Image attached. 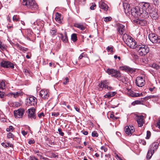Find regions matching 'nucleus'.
Listing matches in <instances>:
<instances>
[{"label":"nucleus","instance_id":"f257e3e1","mask_svg":"<svg viewBox=\"0 0 160 160\" xmlns=\"http://www.w3.org/2000/svg\"><path fill=\"white\" fill-rule=\"evenodd\" d=\"M149 3L148 2H144L142 5V8L136 6L132 8L131 9L130 8L129 5L127 4L126 8L125 5H123L125 12L126 13L131 11L132 15L134 17H136L137 15L140 16L144 18H147L149 17Z\"/></svg>","mask_w":160,"mask_h":160},{"label":"nucleus","instance_id":"f03ea898","mask_svg":"<svg viewBox=\"0 0 160 160\" xmlns=\"http://www.w3.org/2000/svg\"><path fill=\"white\" fill-rule=\"evenodd\" d=\"M107 72L109 75H112V77L117 78L120 81L123 82L125 81L124 77L118 71L115 70L113 68H108L107 69Z\"/></svg>","mask_w":160,"mask_h":160},{"label":"nucleus","instance_id":"7ed1b4c3","mask_svg":"<svg viewBox=\"0 0 160 160\" xmlns=\"http://www.w3.org/2000/svg\"><path fill=\"white\" fill-rule=\"evenodd\" d=\"M22 4L30 9H35L37 8V5L33 0H23Z\"/></svg>","mask_w":160,"mask_h":160},{"label":"nucleus","instance_id":"20e7f679","mask_svg":"<svg viewBox=\"0 0 160 160\" xmlns=\"http://www.w3.org/2000/svg\"><path fill=\"white\" fill-rule=\"evenodd\" d=\"M138 52L140 56H143L146 55L149 51V49L147 45L144 44L139 45Z\"/></svg>","mask_w":160,"mask_h":160},{"label":"nucleus","instance_id":"39448f33","mask_svg":"<svg viewBox=\"0 0 160 160\" xmlns=\"http://www.w3.org/2000/svg\"><path fill=\"white\" fill-rule=\"evenodd\" d=\"M148 38L150 41L153 43H158L160 42V38L154 33L149 34Z\"/></svg>","mask_w":160,"mask_h":160},{"label":"nucleus","instance_id":"423d86ee","mask_svg":"<svg viewBox=\"0 0 160 160\" xmlns=\"http://www.w3.org/2000/svg\"><path fill=\"white\" fill-rule=\"evenodd\" d=\"M109 82L107 80H103L101 81L98 85L99 88H104L105 89H107L108 90H111L113 89L112 87L109 86Z\"/></svg>","mask_w":160,"mask_h":160},{"label":"nucleus","instance_id":"0eeeda50","mask_svg":"<svg viewBox=\"0 0 160 160\" xmlns=\"http://www.w3.org/2000/svg\"><path fill=\"white\" fill-rule=\"evenodd\" d=\"M149 15L153 19H156L158 18V14L157 12L154 8H152L149 5Z\"/></svg>","mask_w":160,"mask_h":160},{"label":"nucleus","instance_id":"6e6552de","mask_svg":"<svg viewBox=\"0 0 160 160\" xmlns=\"http://www.w3.org/2000/svg\"><path fill=\"white\" fill-rule=\"evenodd\" d=\"M135 83L137 86L142 87L145 84V79L142 77H138L136 79Z\"/></svg>","mask_w":160,"mask_h":160},{"label":"nucleus","instance_id":"1a4fd4ad","mask_svg":"<svg viewBox=\"0 0 160 160\" xmlns=\"http://www.w3.org/2000/svg\"><path fill=\"white\" fill-rule=\"evenodd\" d=\"M25 110L22 108H20L17 110L14 111V116L15 117L20 118L22 117L23 115Z\"/></svg>","mask_w":160,"mask_h":160},{"label":"nucleus","instance_id":"9d476101","mask_svg":"<svg viewBox=\"0 0 160 160\" xmlns=\"http://www.w3.org/2000/svg\"><path fill=\"white\" fill-rule=\"evenodd\" d=\"M1 65L2 67L6 68H14V65L13 63L9 61H3L1 62Z\"/></svg>","mask_w":160,"mask_h":160},{"label":"nucleus","instance_id":"9b49d317","mask_svg":"<svg viewBox=\"0 0 160 160\" xmlns=\"http://www.w3.org/2000/svg\"><path fill=\"white\" fill-rule=\"evenodd\" d=\"M126 44L132 49L135 48L138 46L136 42L132 38L128 41Z\"/></svg>","mask_w":160,"mask_h":160},{"label":"nucleus","instance_id":"f8f14e48","mask_svg":"<svg viewBox=\"0 0 160 160\" xmlns=\"http://www.w3.org/2000/svg\"><path fill=\"white\" fill-rule=\"evenodd\" d=\"M36 98L33 96L28 97L27 99V102L29 105H28L35 106L36 104Z\"/></svg>","mask_w":160,"mask_h":160},{"label":"nucleus","instance_id":"ddd939ff","mask_svg":"<svg viewBox=\"0 0 160 160\" xmlns=\"http://www.w3.org/2000/svg\"><path fill=\"white\" fill-rule=\"evenodd\" d=\"M40 95L43 99L45 100L47 99L49 97L48 92L47 90H41L40 92Z\"/></svg>","mask_w":160,"mask_h":160},{"label":"nucleus","instance_id":"4468645a","mask_svg":"<svg viewBox=\"0 0 160 160\" xmlns=\"http://www.w3.org/2000/svg\"><path fill=\"white\" fill-rule=\"evenodd\" d=\"M35 109L33 108H31L28 110V117L29 118H31L32 119H34L36 118V115L35 113Z\"/></svg>","mask_w":160,"mask_h":160},{"label":"nucleus","instance_id":"2eb2a0df","mask_svg":"<svg viewBox=\"0 0 160 160\" xmlns=\"http://www.w3.org/2000/svg\"><path fill=\"white\" fill-rule=\"evenodd\" d=\"M134 23L140 24L142 26H144L147 24V21L145 19H136L133 20Z\"/></svg>","mask_w":160,"mask_h":160},{"label":"nucleus","instance_id":"dca6fc26","mask_svg":"<svg viewBox=\"0 0 160 160\" xmlns=\"http://www.w3.org/2000/svg\"><path fill=\"white\" fill-rule=\"evenodd\" d=\"M158 143L157 142H154L150 145L148 150L149 152H153L154 153L155 151H156L158 148Z\"/></svg>","mask_w":160,"mask_h":160},{"label":"nucleus","instance_id":"f3484780","mask_svg":"<svg viewBox=\"0 0 160 160\" xmlns=\"http://www.w3.org/2000/svg\"><path fill=\"white\" fill-rule=\"evenodd\" d=\"M117 30L119 33L123 34L125 31V27L122 24L118 23L117 24Z\"/></svg>","mask_w":160,"mask_h":160},{"label":"nucleus","instance_id":"a211bd4d","mask_svg":"<svg viewBox=\"0 0 160 160\" xmlns=\"http://www.w3.org/2000/svg\"><path fill=\"white\" fill-rule=\"evenodd\" d=\"M125 132L127 134L129 135L134 132L135 130L133 126H126Z\"/></svg>","mask_w":160,"mask_h":160},{"label":"nucleus","instance_id":"6ab92c4d","mask_svg":"<svg viewBox=\"0 0 160 160\" xmlns=\"http://www.w3.org/2000/svg\"><path fill=\"white\" fill-rule=\"evenodd\" d=\"M144 117L142 116H138L137 118V121L139 127H142L144 123Z\"/></svg>","mask_w":160,"mask_h":160},{"label":"nucleus","instance_id":"aec40b11","mask_svg":"<svg viewBox=\"0 0 160 160\" xmlns=\"http://www.w3.org/2000/svg\"><path fill=\"white\" fill-rule=\"evenodd\" d=\"M99 7L100 8L105 11H107L108 8L107 5L102 1H101L99 2Z\"/></svg>","mask_w":160,"mask_h":160},{"label":"nucleus","instance_id":"412c9836","mask_svg":"<svg viewBox=\"0 0 160 160\" xmlns=\"http://www.w3.org/2000/svg\"><path fill=\"white\" fill-rule=\"evenodd\" d=\"M5 86V82L3 81L0 82V89L3 90ZM4 92L0 91V98H2L4 95Z\"/></svg>","mask_w":160,"mask_h":160},{"label":"nucleus","instance_id":"4be33fe9","mask_svg":"<svg viewBox=\"0 0 160 160\" xmlns=\"http://www.w3.org/2000/svg\"><path fill=\"white\" fill-rule=\"evenodd\" d=\"M21 95V93L20 92H17L15 93L10 92L8 94V95L9 96L12 97H13L14 98H16L20 96Z\"/></svg>","mask_w":160,"mask_h":160},{"label":"nucleus","instance_id":"5701e85b","mask_svg":"<svg viewBox=\"0 0 160 160\" xmlns=\"http://www.w3.org/2000/svg\"><path fill=\"white\" fill-rule=\"evenodd\" d=\"M132 38L131 36L128 35L125 33H124L123 34L122 37L123 40L126 44L128 42V41L129 40V39H130Z\"/></svg>","mask_w":160,"mask_h":160},{"label":"nucleus","instance_id":"b1692460","mask_svg":"<svg viewBox=\"0 0 160 160\" xmlns=\"http://www.w3.org/2000/svg\"><path fill=\"white\" fill-rule=\"evenodd\" d=\"M61 39L64 42H67L68 41V37L66 32L64 33V35L60 34Z\"/></svg>","mask_w":160,"mask_h":160},{"label":"nucleus","instance_id":"393cba45","mask_svg":"<svg viewBox=\"0 0 160 160\" xmlns=\"http://www.w3.org/2000/svg\"><path fill=\"white\" fill-rule=\"evenodd\" d=\"M74 26L82 31L85 30L86 28L85 27H84L82 24L79 23H75Z\"/></svg>","mask_w":160,"mask_h":160},{"label":"nucleus","instance_id":"a878e982","mask_svg":"<svg viewBox=\"0 0 160 160\" xmlns=\"http://www.w3.org/2000/svg\"><path fill=\"white\" fill-rule=\"evenodd\" d=\"M141 101L136 100L134 101L133 102H132V104L133 105H135L136 104H142V102L144 101L143 99Z\"/></svg>","mask_w":160,"mask_h":160},{"label":"nucleus","instance_id":"bb28decb","mask_svg":"<svg viewBox=\"0 0 160 160\" xmlns=\"http://www.w3.org/2000/svg\"><path fill=\"white\" fill-rule=\"evenodd\" d=\"M137 95H138V93L134 92L133 91H130L128 93V95L132 97H137Z\"/></svg>","mask_w":160,"mask_h":160},{"label":"nucleus","instance_id":"cd10ccee","mask_svg":"<svg viewBox=\"0 0 160 160\" xmlns=\"http://www.w3.org/2000/svg\"><path fill=\"white\" fill-rule=\"evenodd\" d=\"M57 30L55 27L52 28L51 30V34L52 36H55L56 34Z\"/></svg>","mask_w":160,"mask_h":160},{"label":"nucleus","instance_id":"c85d7f7f","mask_svg":"<svg viewBox=\"0 0 160 160\" xmlns=\"http://www.w3.org/2000/svg\"><path fill=\"white\" fill-rule=\"evenodd\" d=\"M156 97V96L154 95H150L149 96L146 97H144V98H142L141 99H143V101H146L149 99L152 98H154Z\"/></svg>","mask_w":160,"mask_h":160},{"label":"nucleus","instance_id":"c756f323","mask_svg":"<svg viewBox=\"0 0 160 160\" xmlns=\"http://www.w3.org/2000/svg\"><path fill=\"white\" fill-rule=\"evenodd\" d=\"M153 154V152H151L150 151L149 152V150H148V152L146 156L147 159L148 160L150 159Z\"/></svg>","mask_w":160,"mask_h":160},{"label":"nucleus","instance_id":"7c9ffc66","mask_svg":"<svg viewBox=\"0 0 160 160\" xmlns=\"http://www.w3.org/2000/svg\"><path fill=\"white\" fill-rule=\"evenodd\" d=\"M71 39L72 41L75 42H76L77 40V35L75 33H73L71 35Z\"/></svg>","mask_w":160,"mask_h":160},{"label":"nucleus","instance_id":"2f4dec72","mask_svg":"<svg viewBox=\"0 0 160 160\" xmlns=\"http://www.w3.org/2000/svg\"><path fill=\"white\" fill-rule=\"evenodd\" d=\"M126 70L129 72L132 73L135 72V70L130 68L127 67L126 68Z\"/></svg>","mask_w":160,"mask_h":160},{"label":"nucleus","instance_id":"473e14b6","mask_svg":"<svg viewBox=\"0 0 160 160\" xmlns=\"http://www.w3.org/2000/svg\"><path fill=\"white\" fill-rule=\"evenodd\" d=\"M55 20L56 21L59 22H61V19L60 18V15L57 12V14L56 16V17L55 18Z\"/></svg>","mask_w":160,"mask_h":160},{"label":"nucleus","instance_id":"72a5a7b5","mask_svg":"<svg viewBox=\"0 0 160 160\" xmlns=\"http://www.w3.org/2000/svg\"><path fill=\"white\" fill-rule=\"evenodd\" d=\"M7 47V46L6 45L4 44H2L0 46V49L1 50L3 51L6 50Z\"/></svg>","mask_w":160,"mask_h":160},{"label":"nucleus","instance_id":"f704fd0d","mask_svg":"<svg viewBox=\"0 0 160 160\" xmlns=\"http://www.w3.org/2000/svg\"><path fill=\"white\" fill-rule=\"evenodd\" d=\"M12 19L14 21L17 22L19 21V17L17 15H15L13 16Z\"/></svg>","mask_w":160,"mask_h":160},{"label":"nucleus","instance_id":"c9c22d12","mask_svg":"<svg viewBox=\"0 0 160 160\" xmlns=\"http://www.w3.org/2000/svg\"><path fill=\"white\" fill-rule=\"evenodd\" d=\"M152 67L157 70L159 68V66L157 64L154 63L152 65Z\"/></svg>","mask_w":160,"mask_h":160},{"label":"nucleus","instance_id":"e433bc0d","mask_svg":"<svg viewBox=\"0 0 160 160\" xmlns=\"http://www.w3.org/2000/svg\"><path fill=\"white\" fill-rule=\"evenodd\" d=\"M106 49L108 52H110L111 53L113 52V48L112 47L108 46L106 48Z\"/></svg>","mask_w":160,"mask_h":160},{"label":"nucleus","instance_id":"4c0bfd02","mask_svg":"<svg viewBox=\"0 0 160 160\" xmlns=\"http://www.w3.org/2000/svg\"><path fill=\"white\" fill-rule=\"evenodd\" d=\"M14 137V135L11 132H9L8 134L7 138H13Z\"/></svg>","mask_w":160,"mask_h":160},{"label":"nucleus","instance_id":"58836bf2","mask_svg":"<svg viewBox=\"0 0 160 160\" xmlns=\"http://www.w3.org/2000/svg\"><path fill=\"white\" fill-rule=\"evenodd\" d=\"M14 129V128L12 126H10L9 128L6 129V131L8 132L10 131L11 130L12 131Z\"/></svg>","mask_w":160,"mask_h":160},{"label":"nucleus","instance_id":"ea45409f","mask_svg":"<svg viewBox=\"0 0 160 160\" xmlns=\"http://www.w3.org/2000/svg\"><path fill=\"white\" fill-rule=\"evenodd\" d=\"M112 18L111 17H107L104 18V21L107 22L111 21Z\"/></svg>","mask_w":160,"mask_h":160},{"label":"nucleus","instance_id":"a19ab883","mask_svg":"<svg viewBox=\"0 0 160 160\" xmlns=\"http://www.w3.org/2000/svg\"><path fill=\"white\" fill-rule=\"evenodd\" d=\"M98 134L97 132L96 131H94L92 132V136L93 137H98Z\"/></svg>","mask_w":160,"mask_h":160},{"label":"nucleus","instance_id":"79ce46f5","mask_svg":"<svg viewBox=\"0 0 160 160\" xmlns=\"http://www.w3.org/2000/svg\"><path fill=\"white\" fill-rule=\"evenodd\" d=\"M23 72L26 75H29L30 74V72L27 69H24L23 70Z\"/></svg>","mask_w":160,"mask_h":160},{"label":"nucleus","instance_id":"37998d69","mask_svg":"<svg viewBox=\"0 0 160 160\" xmlns=\"http://www.w3.org/2000/svg\"><path fill=\"white\" fill-rule=\"evenodd\" d=\"M58 131L59 134L61 135L62 136H63L64 133L63 132H62V130L61 128H59L58 129Z\"/></svg>","mask_w":160,"mask_h":160},{"label":"nucleus","instance_id":"c03bdc74","mask_svg":"<svg viewBox=\"0 0 160 160\" xmlns=\"http://www.w3.org/2000/svg\"><path fill=\"white\" fill-rule=\"evenodd\" d=\"M59 115V113L58 112H53L52 113V115L53 116L57 117Z\"/></svg>","mask_w":160,"mask_h":160},{"label":"nucleus","instance_id":"a18cd8bd","mask_svg":"<svg viewBox=\"0 0 160 160\" xmlns=\"http://www.w3.org/2000/svg\"><path fill=\"white\" fill-rule=\"evenodd\" d=\"M151 136V132L148 131L147 132V137L146 138L148 139Z\"/></svg>","mask_w":160,"mask_h":160},{"label":"nucleus","instance_id":"49530a36","mask_svg":"<svg viewBox=\"0 0 160 160\" xmlns=\"http://www.w3.org/2000/svg\"><path fill=\"white\" fill-rule=\"evenodd\" d=\"M110 117L111 118H112L113 120H117L118 118L115 117L113 114H111Z\"/></svg>","mask_w":160,"mask_h":160},{"label":"nucleus","instance_id":"de8ad7c7","mask_svg":"<svg viewBox=\"0 0 160 160\" xmlns=\"http://www.w3.org/2000/svg\"><path fill=\"white\" fill-rule=\"evenodd\" d=\"M104 97L105 98H110L111 97V95L109 92L107 93L104 96Z\"/></svg>","mask_w":160,"mask_h":160},{"label":"nucleus","instance_id":"09e8293b","mask_svg":"<svg viewBox=\"0 0 160 160\" xmlns=\"http://www.w3.org/2000/svg\"><path fill=\"white\" fill-rule=\"evenodd\" d=\"M16 46L18 49L21 51H22L23 47H22L21 46L18 44H16Z\"/></svg>","mask_w":160,"mask_h":160},{"label":"nucleus","instance_id":"8fccbe9b","mask_svg":"<svg viewBox=\"0 0 160 160\" xmlns=\"http://www.w3.org/2000/svg\"><path fill=\"white\" fill-rule=\"evenodd\" d=\"M140 143H142V145H145L146 144V142L144 140H141L139 141Z\"/></svg>","mask_w":160,"mask_h":160},{"label":"nucleus","instance_id":"3c124183","mask_svg":"<svg viewBox=\"0 0 160 160\" xmlns=\"http://www.w3.org/2000/svg\"><path fill=\"white\" fill-rule=\"evenodd\" d=\"M29 160H38V159L34 157L31 156L29 158Z\"/></svg>","mask_w":160,"mask_h":160},{"label":"nucleus","instance_id":"603ef678","mask_svg":"<svg viewBox=\"0 0 160 160\" xmlns=\"http://www.w3.org/2000/svg\"><path fill=\"white\" fill-rule=\"evenodd\" d=\"M85 56V54L84 53H83L80 55V56L79 57L78 59H81L83 57H84Z\"/></svg>","mask_w":160,"mask_h":160},{"label":"nucleus","instance_id":"864d4df0","mask_svg":"<svg viewBox=\"0 0 160 160\" xmlns=\"http://www.w3.org/2000/svg\"><path fill=\"white\" fill-rule=\"evenodd\" d=\"M65 82H63V84L64 85L66 84L67 83L69 82V79L68 78L66 77L65 78Z\"/></svg>","mask_w":160,"mask_h":160},{"label":"nucleus","instance_id":"5fc2aeb1","mask_svg":"<svg viewBox=\"0 0 160 160\" xmlns=\"http://www.w3.org/2000/svg\"><path fill=\"white\" fill-rule=\"evenodd\" d=\"M101 149H102V150H103L105 152H107V148H105V147H104V146H102L101 147Z\"/></svg>","mask_w":160,"mask_h":160},{"label":"nucleus","instance_id":"6e6d98bb","mask_svg":"<svg viewBox=\"0 0 160 160\" xmlns=\"http://www.w3.org/2000/svg\"><path fill=\"white\" fill-rule=\"evenodd\" d=\"M156 127L159 128H160V118L159 119L158 122H157Z\"/></svg>","mask_w":160,"mask_h":160},{"label":"nucleus","instance_id":"4d7b16f0","mask_svg":"<svg viewBox=\"0 0 160 160\" xmlns=\"http://www.w3.org/2000/svg\"><path fill=\"white\" fill-rule=\"evenodd\" d=\"M44 116V114L43 112H41L38 115V116L39 118H41L42 116Z\"/></svg>","mask_w":160,"mask_h":160},{"label":"nucleus","instance_id":"13d9d810","mask_svg":"<svg viewBox=\"0 0 160 160\" xmlns=\"http://www.w3.org/2000/svg\"><path fill=\"white\" fill-rule=\"evenodd\" d=\"M7 148L9 147H10L11 148L13 147V145L12 144L8 142H7Z\"/></svg>","mask_w":160,"mask_h":160},{"label":"nucleus","instance_id":"bf43d9fd","mask_svg":"<svg viewBox=\"0 0 160 160\" xmlns=\"http://www.w3.org/2000/svg\"><path fill=\"white\" fill-rule=\"evenodd\" d=\"M109 92L110 93L111 97H112L114 96V95H115L116 93L114 92Z\"/></svg>","mask_w":160,"mask_h":160},{"label":"nucleus","instance_id":"052dcab7","mask_svg":"<svg viewBox=\"0 0 160 160\" xmlns=\"http://www.w3.org/2000/svg\"><path fill=\"white\" fill-rule=\"evenodd\" d=\"M28 50V49L27 48H25L24 47H23L22 48V51L23 52H26Z\"/></svg>","mask_w":160,"mask_h":160},{"label":"nucleus","instance_id":"680f3d73","mask_svg":"<svg viewBox=\"0 0 160 160\" xmlns=\"http://www.w3.org/2000/svg\"><path fill=\"white\" fill-rule=\"evenodd\" d=\"M35 142V141L34 140H30L29 141H28V143L30 144H33Z\"/></svg>","mask_w":160,"mask_h":160},{"label":"nucleus","instance_id":"e2e57ef3","mask_svg":"<svg viewBox=\"0 0 160 160\" xmlns=\"http://www.w3.org/2000/svg\"><path fill=\"white\" fill-rule=\"evenodd\" d=\"M2 145L4 148H7V144L5 143L4 142H2L1 143Z\"/></svg>","mask_w":160,"mask_h":160},{"label":"nucleus","instance_id":"0e129e2a","mask_svg":"<svg viewBox=\"0 0 160 160\" xmlns=\"http://www.w3.org/2000/svg\"><path fill=\"white\" fill-rule=\"evenodd\" d=\"M96 6L95 4H93L90 7V9L92 10H93L94 9V7Z\"/></svg>","mask_w":160,"mask_h":160},{"label":"nucleus","instance_id":"69168bd1","mask_svg":"<svg viewBox=\"0 0 160 160\" xmlns=\"http://www.w3.org/2000/svg\"><path fill=\"white\" fill-rule=\"evenodd\" d=\"M22 133L24 136L27 135V132L24 130L22 131Z\"/></svg>","mask_w":160,"mask_h":160},{"label":"nucleus","instance_id":"338daca9","mask_svg":"<svg viewBox=\"0 0 160 160\" xmlns=\"http://www.w3.org/2000/svg\"><path fill=\"white\" fill-rule=\"evenodd\" d=\"M155 89V87H153V88H149V90L152 92V91H153V90H154V89Z\"/></svg>","mask_w":160,"mask_h":160},{"label":"nucleus","instance_id":"774afa93","mask_svg":"<svg viewBox=\"0 0 160 160\" xmlns=\"http://www.w3.org/2000/svg\"><path fill=\"white\" fill-rule=\"evenodd\" d=\"M105 157H107L108 158V160H111V158H110V155L109 154H108V155H105Z\"/></svg>","mask_w":160,"mask_h":160}]
</instances>
